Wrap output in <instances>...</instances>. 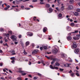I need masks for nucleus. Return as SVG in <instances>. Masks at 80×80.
<instances>
[{
    "label": "nucleus",
    "instance_id": "e433bc0d",
    "mask_svg": "<svg viewBox=\"0 0 80 80\" xmlns=\"http://www.w3.org/2000/svg\"><path fill=\"white\" fill-rule=\"evenodd\" d=\"M9 33H7L6 34V37H9Z\"/></svg>",
    "mask_w": 80,
    "mask_h": 80
},
{
    "label": "nucleus",
    "instance_id": "a211bd4d",
    "mask_svg": "<svg viewBox=\"0 0 80 80\" xmlns=\"http://www.w3.org/2000/svg\"><path fill=\"white\" fill-rule=\"evenodd\" d=\"M58 17L59 18H61V17H62V14L61 13H60L58 15Z\"/></svg>",
    "mask_w": 80,
    "mask_h": 80
},
{
    "label": "nucleus",
    "instance_id": "a878e982",
    "mask_svg": "<svg viewBox=\"0 0 80 80\" xmlns=\"http://www.w3.org/2000/svg\"><path fill=\"white\" fill-rule=\"evenodd\" d=\"M65 6H62L61 7V9L62 10H64V7Z\"/></svg>",
    "mask_w": 80,
    "mask_h": 80
},
{
    "label": "nucleus",
    "instance_id": "5fc2aeb1",
    "mask_svg": "<svg viewBox=\"0 0 80 80\" xmlns=\"http://www.w3.org/2000/svg\"><path fill=\"white\" fill-rule=\"evenodd\" d=\"M73 39H74V40H77V38L73 37Z\"/></svg>",
    "mask_w": 80,
    "mask_h": 80
},
{
    "label": "nucleus",
    "instance_id": "4be33fe9",
    "mask_svg": "<svg viewBox=\"0 0 80 80\" xmlns=\"http://www.w3.org/2000/svg\"><path fill=\"white\" fill-rule=\"evenodd\" d=\"M46 7L48 8H49V7H50V4H47L46 5Z\"/></svg>",
    "mask_w": 80,
    "mask_h": 80
},
{
    "label": "nucleus",
    "instance_id": "20e7f679",
    "mask_svg": "<svg viewBox=\"0 0 80 80\" xmlns=\"http://www.w3.org/2000/svg\"><path fill=\"white\" fill-rule=\"evenodd\" d=\"M73 6L72 5H70L68 6V9L69 10H71L73 9Z\"/></svg>",
    "mask_w": 80,
    "mask_h": 80
},
{
    "label": "nucleus",
    "instance_id": "f257e3e1",
    "mask_svg": "<svg viewBox=\"0 0 80 80\" xmlns=\"http://www.w3.org/2000/svg\"><path fill=\"white\" fill-rule=\"evenodd\" d=\"M11 39H12L13 42H17V37L14 35H12L11 36Z\"/></svg>",
    "mask_w": 80,
    "mask_h": 80
},
{
    "label": "nucleus",
    "instance_id": "7ed1b4c3",
    "mask_svg": "<svg viewBox=\"0 0 80 80\" xmlns=\"http://www.w3.org/2000/svg\"><path fill=\"white\" fill-rule=\"evenodd\" d=\"M74 51L75 53H76V54H79L78 53H79V52H80V50L79 48H76L75 49V50H74Z\"/></svg>",
    "mask_w": 80,
    "mask_h": 80
},
{
    "label": "nucleus",
    "instance_id": "0eeeda50",
    "mask_svg": "<svg viewBox=\"0 0 80 80\" xmlns=\"http://www.w3.org/2000/svg\"><path fill=\"white\" fill-rule=\"evenodd\" d=\"M27 35L28 36L32 37L33 35V33H31V32H27Z\"/></svg>",
    "mask_w": 80,
    "mask_h": 80
},
{
    "label": "nucleus",
    "instance_id": "4468645a",
    "mask_svg": "<svg viewBox=\"0 0 80 80\" xmlns=\"http://www.w3.org/2000/svg\"><path fill=\"white\" fill-rule=\"evenodd\" d=\"M55 65H56V66H60V63H58V62H57L55 64Z\"/></svg>",
    "mask_w": 80,
    "mask_h": 80
},
{
    "label": "nucleus",
    "instance_id": "412c9836",
    "mask_svg": "<svg viewBox=\"0 0 80 80\" xmlns=\"http://www.w3.org/2000/svg\"><path fill=\"white\" fill-rule=\"evenodd\" d=\"M29 43H30V42H29L27 41L26 42V46H28L29 45Z\"/></svg>",
    "mask_w": 80,
    "mask_h": 80
},
{
    "label": "nucleus",
    "instance_id": "72a5a7b5",
    "mask_svg": "<svg viewBox=\"0 0 80 80\" xmlns=\"http://www.w3.org/2000/svg\"><path fill=\"white\" fill-rule=\"evenodd\" d=\"M45 57L47 58H48V59H50V57L47 56H45Z\"/></svg>",
    "mask_w": 80,
    "mask_h": 80
},
{
    "label": "nucleus",
    "instance_id": "ddd939ff",
    "mask_svg": "<svg viewBox=\"0 0 80 80\" xmlns=\"http://www.w3.org/2000/svg\"><path fill=\"white\" fill-rule=\"evenodd\" d=\"M47 28L46 27H44L43 29V32H45L47 31Z\"/></svg>",
    "mask_w": 80,
    "mask_h": 80
},
{
    "label": "nucleus",
    "instance_id": "864d4df0",
    "mask_svg": "<svg viewBox=\"0 0 80 80\" xmlns=\"http://www.w3.org/2000/svg\"><path fill=\"white\" fill-rule=\"evenodd\" d=\"M16 55L15 52H13V53L12 54V55Z\"/></svg>",
    "mask_w": 80,
    "mask_h": 80
},
{
    "label": "nucleus",
    "instance_id": "7c9ffc66",
    "mask_svg": "<svg viewBox=\"0 0 80 80\" xmlns=\"http://www.w3.org/2000/svg\"><path fill=\"white\" fill-rule=\"evenodd\" d=\"M71 76L72 77H73V76H74V73H72L71 74Z\"/></svg>",
    "mask_w": 80,
    "mask_h": 80
},
{
    "label": "nucleus",
    "instance_id": "a19ab883",
    "mask_svg": "<svg viewBox=\"0 0 80 80\" xmlns=\"http://www.w3.org/2000/svg\"><path fill=\"white\" fill-rule=\"evenodd\" d=\"M37 2V0H33L32 2Z\"/></svg>",
    "mask_w": 80,
    "mask_h": 80
},
{
    "label": "nucleus",
    "instance_id": "f03ea898",
    "mask_svg": "<svg viewBox=\"0 0 80 80\" xmlns=\"http://www.w3.org/2000/svg\"><path fill=\"white\" fill-rule=\"evenodd\" d=\"M77 47V46L76 44V42H73V45L71 46V48L72 49H74V48H76Z\"/></svg>",
    "mask_w": 80,
    "mask_h": 80
},
{
    "label": "nucleus",
    "instance_id": "393cba45",
    "mask_svg": "<svg viewBox=\"0 0 80 80\" xmlns=\"http://www.w3.org/2000/svg\"><path fill=\"white\" fill-rule=\"evenodd\" d=\"M4 29H3V28H1L0 29V31H1V32H4Z\"/></svg>",
    "mask_w": 80,
    "mask_h": 80
},
{
    "label": "nucleus",
    "instance_id": "69168bd1",
    "mask_svg": "<svg viewBox=\"0 0 80 80\" xmlns=\"http://www.w3.org/2000/svg\"><path fill=\"white\" fill-rule=\"evenodd\" d=\"M20 44H22V43H23V41H22V40H21L20 41Z\"/></svg>",
    "mask_w": 80,
    "mask_h": 80
},
{
    "label": "nucleus",
    "instance_id": "de8ad7c7",
    "mask_svg": "<svg viewBox=\"0 0 80 80\" xmlns=\"http://www.w3.org/2000/svg\"><path fill=\"white\" fill-rule=\"evenodd\" d=\"M0 53H3V51L2 50H0Z\"/></svg>",
    "mask_w": 80,
    "mask_h": 80
},
{
    "label": "nucleus",
    "instance_id": "680f3d73",
    "mask_svg": "<svg viewBox=\"0 0 80 80\" xmlns=\"http://www.w3.org/2000/svg\"><path fill=\"white\" fill-rule=\"evenodd\" d=\"M18 79L19 80H22V79L20 78H18Z\"/></svg>",
    "mask_w": 80,
    "mask_h": 80
},
{
    "label": "nucleus",
    "instance_id": "dca6fc26",
    "mask_svg": "<svg viewBox=\"0 0 80 80\" xmlns=\"http://www.w3.org/2000/svg\"><path fill=\"white\" fill-rule=\"evenodd\" d=\"M74 15L75 16H78V12H75L74 13Z\"/></svg>",
    "mask_w": 80,
    "mask_h": 80
},
{
    "label": "nucleus",
    "instance_id": "37998d69",
    "mask_svg": "<svg viewBox=\"0 0 80 80\" xmlns=\"http://www.w3.org/2000/svg\"><path fill=\"white\" fill-rule=\"evenodd\" d=\"M54 67V69H55L56 70H58V68L57 67Z\"/></svg>",
    "mask_w": 80,
    "mask_h": 80
},
{
    "label": "nucleus",
    "instance_id": "aec40b11",
    "mask_svg": "<svg viewBox=\"0 0 80 80\" xmlns=\"http://www.w3.org/2000/svg\"><path fill=\"white\" fill-rule=\"evenodd\" d=\"M69 3L70 4H72L73 3V0H70Z\"/></svg>",
    "mask_w": 80,
    "mask_h": 80
},
{
    "label": "nucleus",
    "instance_id": "a18cd8bd",
    "mask_svg": "<svg viewBox=\"0 0 80 80\" xmlns=\"http://www.w3.org/2000/svg\"><path fill=\"white\" fill-rule=\"evenodd\" d=\"M18 37H19V38H22V35H19L18 36Z\"/></svg>",
    "mask_w": 80,
    "mask_h": 80
},
{
    "label": "nucleus",
    "instance_id": "338daca9",
    "mask_svg": "<svg viewBox=\"0 0 80 80\" xmlns=\"http://www.w3.org/2000/svg\"><path fill=\"white\" fill-rule=\"evenodd\" d=\"M2 1H0V5H2Z\"/></svg>",
    "mask_w": 80,
    "mask_h": 80
},
{
    "label": "nucleus",
    "instance_id": "58836bf2",
    "mask_svg": "<svg viewBox=\"0 0 80 80\" xmlns=\"http://www.w3.org/2000/svg\"><path fill=\"white\" fill-rule=\"evenodd\" d=\"M0 66L1 67H2V66H3V64L2 62L0 63Z\"/></svg>",
    "mask_w": 80,
    "mask_h": 80
},
{
    "label": "nucleus",
    "instance_id": "bb28decb",
    "mask_svg": "<svg viewBox=\"0 0 80 80\" xmlns=\"http://www.w3.org/2000/svg\"><path fill=\"white\" fill-rule=\"evenodd\" d=\"M15 57H12L10 58L11 60H15Z\"/></svg>",
    "mask_w": 80,
    "mask_h": 80
},
{
    "label": "nucleus",
    "instance_id": "4d7b16f0",
    "mask_svg": "<svg viewBox=\"0 0 80 80\" xmlns=\"http://www.w3.org/2000/svg\"><path fill=\"white\" fill-rule=\"evenodd\" d=\"M0 43H3V41L2 40L0 41Z\"/></svg>",
    "mask_w": 80,
    "mask_h": 80
},
{
    "label": "nucleus",
    "instance_id": "9d476101",
    "mask_svg": "<svg viewBox=\"0 0 80 80\" xmlns=\"http://www.w3.org/2000/svg\"><path fill=\"white\" fill-rule=\"evenodd\" d=\"M52 52L54 53H57L58 52V50L57 49H55L52 51Z\"/></svg>",
    "mask_w": 80,
    "mask_h": 80
},
{
    "label": "nucleus",
    "instance_id": "423d86ee",
    "mask_svg": "<svg viewBox=\"0 0 80 80\" xmlns=\"http://www.w3.org/2000/svg\"><path fill=\"white\" fill-rule=\"evenodd\" d=\"M38 52V50L37 49H35L33 50L32 52V54H34V53H37Z\"/></svg>",
    "mask_w": 80,
    "mask_h": 80
},
{
    "label": "nucleus",
    "instance_id": "2eb2a0df",
    "mask_svg": "<svg viewBox=\"0 0 80 80\" xmlns=\"http://www.w3.org/2000/svg\"><path fill=\"white\" fill-rule=\"evenodd\" d=\"M42 47L44 49H45V50H47L48 48L47 47L45 46H42Z\"/></svg>",
    "mask_w": 80,
    "mask_h": 80
},
{
    "label": "nucleus",
    "instance_id": "bf43d9fd",
    "mask_svg": "<svg viewBox=\"0 0 80 80\" xmlns=\"http://www.w3.org/2000/svg\"><path fill=\"white\" fill-rule=\"evenodd\" d=\"M15 62V61L14 60H12V61H11V63H14Z\"/></svg>",
    "mask_w": 80,
    "mask_h": 80
},
{
    "label": "nucleus",
    "instance_id": "79ce46f5",
    "mask_svg": "<svg viewBox=\"0 0 80 80\" xmlns=\"http://www.w3.org/2000/svg\"><path fill=\"white\" fill-rule=\"evenodd\" d=\"M59 70H60V71H63L64 69H62L61 68H60Z\"/></svg>",
    "mask_w": 80,
    "mask_h": 80
},
{
    "label": "nucleus",
    "instance_id": "c9c22d12",
    "mask_svg": "<svg viewBox=\"0 0 80 80\" xmlns=\"http://www.w3.org/2000/svg\"><path fill=\"white\" fill-rule=\"evenodd\" d=\"M76 37H79L80 38V34H77L76 35Z\"/></svg>",
    "mask_w": 80,
    "mask_h": 80
},
{
    "label": "nucleus",
    "instance_id": "c756f323",
    "mask_svg": "<svg viewBox=\"0 0 80 80\" xmlns=\"http://www.w3.org/2000/svg\"><path fill=\"white\" fill-rule=\"evenodd\" d=\"M22 73V75H23V76H24L25 75H26L27 74V73Z\"/></svg>",
    "mask_w": 80,
    "mask_h": 80
},
{
    "label": "nucleus",
    "instance_id": "f704fd0d",
    "mask_svg": "<svg viewBox=\"0 0 80 80\" xmlns=\"http://www.w3.org/2000/svg\"><path fill=\"white\" fill-rule=\"evenodd\" d=\"M38 75L39 76H40V77H42V74H41L40 73H38Z\"/></svg>",
    "mask_w": 80,
    "mask_h": 80
},
{
    "label": "nucleus",
    "instance_id": "ea45409f",
    "mask_svg": "<svg viewBox=\"0 0 80 80\" xmlns=\"http://www.w3.org/2000/svg\"><path fill=\"white\" fill-rule=\"evenodd\" d=\"M37 18L36 17H34L33 18V19L34 20V21H35V20H36L35 19H36V18Z\"/></svg>",
    "mask_w": 80,
    "mask_h": 80
},
{
    "label": "nucleus",
    "instance_id": "39448f33",
    "mask_svg": "<svg viewBox=\"0 0 80 80\" xmlns=\"http://www.w3.org/2000/svg\"><path fill=\"white\" fill-rule=\"evenodd\" d=\"M58 60V59H56V58H54L53 59L52 61L51 62V65H53L54 63H55V61L57 62Z\"/></svg>",
    "mask_w": 80,
    "mask_h": 80
},
{
    "label": "nucleus",
    "instance_id": "09e8293b",
    "mask_svg": "<svg viewBox=\"0 0 80 80\" xmlns=\"http://www.w3.org/2000/svg\"><path fill=\"white\" fill-rule=\"evenodd\" d=\"M4 46H8V44L7 43H6L5 44H4Z\"/></svg>",
    "mask_w": 80,
    "mask_h": 80
},
{
    "label": "nucleus",
    "instance_id": "0e129e2a",
    "mask_svg": "<svg viewBox=\"0 0 80 80\" xmlns=\"http://www.w3.org/2000/svg\"><path fill=\"white\" fill-rule=\"evenodd\" d=\"M56 9L58 10V11H59V9H58V8H56Z\"/></svg>",
    "mask_w": 80,
    "mask_h": 80
},
{
    "label": "nucleus",
    "instance_id": "f8f14e48",
    "mask_svg": "<svg viewBox=\"0 0 80 80\" xmlns=\"http://www.w3.org/2000/svg\"><path fill=\"white\" fill-rule=\"evenodd\" d=\"M72 37L70 36H69L67 38V39L68 41H69V40H72Z\"/></svg>",
    "mask_w": 80,
    "mask_h": 80
},
{
    "label": "nucleus",
    "instance_id": "6ab92c4d",
    "mask_svg": "<svg viewBox=\"0 0 80 80\" xmlns=\"http://www.w3.org/2000/svg\"><path fill=\"white\" fill-rule=\"evenodd\" d=\"M78 30H75L74 32H72V33H78Z\"/></svg>",
    "mask_w": 80,
    "mask_h": 80
},
{
    "label": "nucleus",
    "instance_id": "5701e85b",
    "mask_svg": "<svg viewBox=\"0 0 80 80\" xmlns=\"http://www.w3.org/2000/svg\"><path fill=\"white\" fill-rule=\"evenodd\" d=\"M50 68H51V69H55V68L53 67L52 65H50Z\"/></svg>",
    "mask_w": 80,
    "mask_h": 80
},
{
    "label": "nucleus",
    "instance_id": "b1692460",
    "mask_svg": "<svg viewBox=\"0 0 80 80\" xmlns=\"http://www.w3.org/2000/svg\"><path fill=\"white\" fill-rule=\"evenodd\" d=\"M70 26L72 27H74L75 26V24L73 23H72L70 24Z\"/></svg>",
    "mask_w": 80,
    "mask_h": 80
},
{
    "label": "nucleus",
    "instance_id": "1a4fd4ad",
    "mask_svg": "<svg viewBox=\"0 0 80 80\" xmlns=\"http://www.w3.org/2000/svg\"><path fill=\"white\" fill-rule=\"evenodd\" d=\"M61 56L63 58H67V55L66 54H62Z\"/></svg>",
    "mask_w": 80,
    "mask_h": 80
},
{
    "label": "nucleus",
    "instance_id": "c03bdc74",
    "mask_svg": "<svg viewBox=\"0 0 80 80\" xmlns=\"http://www.w3.org/2000/svg\"><path fill=\"white\" fill-rule=\"evenodd\" d=\"M40 4H41V5H43V4H44V3L43 2H40Z\"/></svg>",
    "mask_w": 80,
    "mask_h": 80
},
{
    "label": "nucleus",
    "instance_id": "4c0bfd02",
    "mask_svg": "<svg viewBox=\"0 0 80 80\" xmlns=\"http://www.w3.org/2000/svg\"><path fill=\"white\" fill-rule=\"evenodd\" d=\"M33 79L34 80H36L37 79V78L36 77H34L33 78Z\"/></svg>",
    "mask_w": 80,
    "mask_h": 80
},
{
    "label": "nucleus",
    "instance_id": "774afa93",
    "mask_svg": "<svg viewBox=\"0 0 80 80\" xmlns=\"http://www.w3.org/2000/svg\"><path fill=\"white\" fill-rule=\"evenodd\" d=\"M78 4L79 6H80V2L78 3Z\"/></svg>",
    "mask_w": 80,
    "mask_h": 80
},
{
    "label": "nucleus",
    "instance_id": "13d9d810",
    "mask_svg": "<svg viewBox=\"0 0 80 80\" xmlns=\"http://www.w3.org/2000/svg\"><path fill=\"white\" fill-rule=\"evenodd\" d=\"M4 9L5 10H8V8H5Z\"/></svg>",
    "mask_w": 80,
    "mask_h": 80
},
{
    "label": "nucleus",
    "instance_id": "2f4dec72",
    "mask_svg": "<svg viewBox=\"0 0 80 80\" xmlns=\"http://www.w3.org/2000/svg\"><path fill=\"white\" fill-rule=\"evenodd\" d=\"M43 47H41L40 48V49L41 50V51H42V50H43Z\"/></svg>",
    "mask_w": 80,
    "mask_h": 80
},
{
    "label": "nucleus",
    "instance_id": "49530a36",
    "mask_svg": "<svg viewBox=\"0 0 80 80\" xmlns=\"http://www.w3.org/2000/svg\"><path fill=\"white\" fill-rule=\"evenodd\" d=\"M9 33H10L11 35L12 34V31H9Z\"/></svg>",
    "mask_w": 80,
    "mask_h": 80
},
{
    "label": "nucleus",
    "instance_id": "6e6d98bb",
    "mask_svg": "<svg viewBox=\"0 0 80 80\" xmlns=\"http://www.w3.org/2000/svg\"><path fill=\"white\" fill-rule=\"evenodd\" d=\"M28 76L29 77H30V78H32V75H28Z\"/></svg>",
    "mask_w": 80,
    "mask_h": 80
},
{
    "label": "nucleus",
    "instance_id": "3c124183",
    "mask_svg": "<svg viewBox=\"0 0 80 80\" xmlns=\"http://www.w3.org/2000/svg\"><path fill=\"white\" fill-rule=\"evenodd\" d=\"M28 1H30V0H25L23 2H28Z\"/></svg>",
    "mask_w": 80,
    "mask_h": 80
},
{
    "label": "nucleus",
    "instance_id": "f3484780",
    "mask_svg": "<svg viewBox=\"0 0 80 80\" xmlns=\"http://www.w3.org/2000/svg\"><path fill=\"white\" fill-rule=\"evenodd\" d=\"M49 12H52L53 11V9H52V8H50L49 9Z\"/></svg>",
    "mask_w": 80,
    "mask_h": 80
},
{
    "label": "nucleus",
    "instance_id": "cd10ccee",
    "mask_svg": "<svg viewBox=\"0 0 80 80\" xmlns=\"http://www.w3.org/2000/svg\"><path fill=\"white\" fill-rule=\"evenodd\" d=\"M23 53L25 55H27V52L25 50L24 51Z\"/></svg>",
    "mask_w": 80,
    "mask_h": 80
},
{
    "label": "nucleus",
    "instance_id": "473e14b6",
    "mask_svg": "<svg viewBox=\"0 0 80 80\" xmlns=\"http://www.w3.org/2000/svg\"><path fill=\"white\" fill-rule=\"evenodd\" d=\"M76 74L78 77H79V76H80V75H79V74L78 73H76Z\"/></svg>",
    "mask_w": 80,
    "mask_h": 80
},
{
    "label": "nucleus",
    "instance_id": "e2e57ef3",
    "mask_svg": "<svg viewBox=\"0 0 80 80\" xmlns=\"http://www.w3.org/2000/svg\"><path fill=\"white\" fill-rule=\"evenodd\" d=\"M14 44H15V45L18 44V42H15Z\"/></svg>",
    "mask_w": 80,
    "mask_h": 80
},
{
    "label": "nucleus",
    "instance_id": "052dcab7",
    "mask_svg": "<svg viewBox=\"0 0 80 80\" xmlns=\"http://www.w3.org/2000/svg\"><path fill=\"white\" fill-rule=\"evenodd\" d=\"M15 50H13L11 52V53H15Z\"/></svg>",
    "mask_w": 80,
    "mask_h": 80
},
{
    "label": "nucleus",
    "instance_id": "9b49d317",
    "mask_svg": "<svg viewBox=\"0 0 80 80\" xmlns=\"http://www.w3.org/2000/svg\"><path fill=\"white\" fill-rule=\"evenodd\" d=\"M71 29H72V28H70V27L69 26H67V30H68V31H70V30H71Z\"/></svg>",
    "mask_w": 80,
    "mask_h": 80
},
{
    "label": "nucleus",
    "instance_id": "c85d7f7f",
    "mask_svg": "<svg viewBox=\"0 0 80 80\" xmlns=\"http://www.w3.org/2000/svg\"><path fill=\"white\" fill-rule=\"evenodd\" d=\"M76 11L78 12H80V9L78 8L77 9Z\"/></svg>",
    "mask_w": 80,
    "mask_h": 80
},
{
    "label": "nucleus",
    "instance_id": "603ef678",
    "mask_svg": "<svg viewBox=\"0 0 80 80\" xmlns=\"http://www.w3.org/2000/svg\"><path fill=\"white\" fill-rule=\"evenodd\" d=\"M12 7L13 8V7H18V5L16 6H12Z\"/></svg>",
    "mask_w": 80,
    "mask_h": 80
},
{
    "label": "nucleus",
    "instance_id": "6e6552de",
    "mask_svg": "<svg viewBox=\"0 0 80 80\" xmlns=\"http://www.w3.org/2000/svg\"><path fill=\"white\" fill-rule=\"evenodd\" d=\"M22 69L21 68H18V72H19V73H24V71H22Z\"/></svg>",
    "mask_w": 80,
    "mask_h": 80
},
{
    "label": "nucleus",
    "instance_id": "8fccbe9b",
    "mask_svg": "<svg viewBox=\"0 0 80 80\" xmlns=\"http://www.w3.org/2000/svg\"><path fill=\"white\" fill-rule=\"evenodd\" d=\"M72 33H73V32H71L69 33L68 34V35H71V34H72Z\"/></svg>",
    "mask_w": 80,
    "mask_h": 80
}]
</instances>
